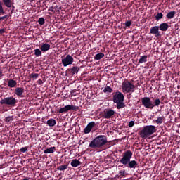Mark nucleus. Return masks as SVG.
I'll return each mask as SVG.
<instances>
[{"label": "nucleus", "mask_w": 180, "mask_h": 180, "mask_svg": "<svg viewBox=\"0 0 180 180\" xmlns=\"http://www.w3.org/2000/svg\"><path fill=\"white\" fill-rule=\"evenodd\" d=\"M133 157V153L131 150H127L122 154V158L120 162L123 165H127V168H139V163L136 160H130Z\"/></svg>", "instance_id": "1"}, {"label": "nucleus", "mask_w": 180, "mask_h": 180, "mask_svg": "<svg viewBox=\"0 0 180 180\" xmlns=\"http://www.w3.org/2000/svg\"><path fill=\"white\" fill-rule=\"evenodd\" d=\"M108 143V139L103 135H99L91 141L89 145L90 148H101Z\"/></svg>", "instance_id": "2"}, {"label": "nucleus", "mask_w": 180, "mask_h": 180, "mask_svg": "<svg viewBox=\"0 0 180 180\" xmlns=\"http://www.w3.org/2000/svg\"><path fill=\"white\" fill-rule=\"evenodd\" d=\"M114 103H117V109H122L126 107L124 104V95L120 91H117L112 96Z\"/></svg>", "instance_id": "3"}, {"label": "nucleus", "mask_w": 180, "mask_h": 180, "mask_svg": "<svg viewBox=\"0 0 180 180\" xmlns=\"http://www.w3.org/2000/svg\"><path fill=\"white\" fill-rule=\"evenodd\" d=\"M157 131L155 126L154 125H147L143 127V129L140 131V137L141 139H147L149 136L154 134Z\"/></svg>", "instance_id": "4"}, {"label": "nucleus", "mask_w": 180, "mask_h": 180, "mask_svg": "<svg viewBox=\"0 0 180 180\" xmlns=\"http://www.w3.org/2000/svg\"><path fill=\"white\" fill-rule=\"evenodd\" d=\"M136 86L127 80L124 81L122 84V92H125V94H131V92H134Z\"/></svg>", "instance_id": "5"}, {"label": "nucleus", "mask_w": 180, "mask_h": 180, "mask_svg": "<svg viewBox=\"0 0 180 180\" xmlns=\"http://www.w3.org/2000/svg\"><path fill=\"white\" fill-rule=\"evenodd\" d=\"M16 98L13 96L6 97L1 100V105H7L8 106H15L17 103Z\"/></svg>", "instance_id": "6"}, {"label": "nucleus", "mask_w": 180, "mask_h": 180, "mask_svg": "<svg viewBox=\"0 0 180 180\" xmlns=\"http://www.w3.org/2000/svg\"><path fill=\"white\" fill-rule=\"evenodd\" d=\"M141 102L146 109H153L154 104L153 103V101H151V98H150V97H143L141 99Z\"/></svg>", "instance_id": "7"}, {"label": "nucleus", "mask_w": 180, "mask_h": 180, "mask_svg": "<svg viewBox=\"0 0 180 180\" xmlns=\"http://www.w3.org/2000/svg\"><path fill=\"white\" fill-rule=\"evenodd\" d=\"M79 108L78 106H75L74 105H68L63 108H61L58 111L59 113H67L68 110H78Z\"/></svg>", "instance_id": "8"}, {"label": "nucleus", "mask_w": 180, "mask_h": 180, "mask_svg": "<svg viewBox=\"0 0 180 180\" xmlns=\"http://www.w3.org/2000/svg\"><path fill=\"white\" fill-rule=\"evenodd\" d=\"M74 63V58L71 55H68L65 58L62 59V64L63 67H68Z\"/></svg>", "instance_id": "9"}, {"label": "nucleus", "mask_w": 180, "mask_h": 180, "mask_svg": "<svg viewBox=\"0 0 180 180\" xmlns=\"http://www.w3.org/2000/svg\"><path fill=\"white\" fill-rule=\"evenodd\" d=\"M150 34H154L155 37H160V36H161V31H160V27L154 26L150 28Z\"/></svg>", "instance_id": "10"}, {"label": "nucleus", "mask_w": 180, "mask_h": 180, "mask_svg": "<svg viewBox=\"0 0 180 180\" xmlns=\"http://www.w3.org/2000/svg\"><path fill=\"white\" fill-rule=\"evenodd\" d=\"M95 126L94 122H89L87 126L84 129V133L85 134H88V133H91V131L92 130L93 127Z\"/></svg>", "instance_id": "11"}, {"label": "nucleus", "mask_w": 180, "mask_h": 180, "mask_svg": "<svg viewBox=\"0 0 180 180\" xmlns=\"http://www.w3.org/2000/svg\"><path fill=\"white\" fill-rule=\"evenodd\" d=\"M113 115H115V110H108L104 112L103 117H105V119H110Z\"/></svg>", "instance_id": "12"}, {"label": "nucleus", "mask_w": 180, "mask_h": 180, "mask_svg": "<svg viewBox=\"0 0 180 180\" xmlns=\"http://www.w3.org/2000/svg\"><path fill=\"white\" fill-rule=\"evenodd\" d=\"M69 72H71L72 75H75V74H78L79 71V67L77 66H73L71 68H69L67 70Z\"/></svg>", "instance_id": "13"}, {"label": "nucleus", "mask_w": 180, "mask_h": 180, "mask_svg": "<svg viewBox=\"0 0 180 180\" xmlns=\"http://www.w3.org/2000/svg\"><path fill=\"white\" fill-rule=\"evenodd\" d=\"M160 30L162 32H167L168 30V28L169 27V25H168L167 22H163L158 26Z\"/></svg>", "instance_id": "14"}, {"label": "nucleus", "mask_w": 180, "mask_h": 180, "mask_svg": "<svg viewBox=\"0 0 180 180\" xmlns=\"http://www.w3.org/2000/svg\"><path fill=\"white\" fill-rule=\"evenodd\" d=\"M23 92H25V89L22 87H18L15 89V94L17 96H21L23 95Z\"/></svg>", "instance_id": "15"}, {"label": "nucleus", "mask_w": 180, "mask_h": 180, "mask_svg": "<svg viewBox=\"0 0 180 180\" xmlns=\"http://www.w3.org/2000/svg\"><path fill=\"white\" fill-rule=\"evenodd\" d=\"M41 51L46 52V51H49V50L50 49V44H44L42 45H41L40 47Z\"/></svg>", "instance_id": "16"}, {"label": "nucleus", "mask_w": 180, "mask_h": 180, "mask_svg": "<svg viewBox=\"0 0 180 180\" xmlns=\"http://www.w3.org/2000/svg\"><path fill=\"white\" fill-rule=\"evenodd\" d=\"M56 151V147L53 146L49 148H46L44 153V154H53Z\"/></svg>", "instance_id": "17"}, {"label": "nucleus", "mask_w": 180, "mask_h": 180, "mask_svg": "<svg viewBox=\"0 0 180 180\" xmlns=\"http://www.w3.org/2000/svg\"><path fill=\"white\" fill-rule=\"evenodd\" d=\"M46 124H48V126H49V127H53L56 126V120H54V119L48 120L46 122Z\"/></svg>", "instance_id": "18"}, {"label": "nucleus", "mask_w": 180, "mask_h": 180, "mask_svg": "<svg viewBox=\"0 0 180 180\" xmlns=\"http://www.w3.org/2000/svg\"><path fill=\"white\" fill-rule=\"evenodd\" d=\"M175 15H176V11H169L166 15V18L167 19H173V18H174V16H175Z\"/></svg>", "instance_id": "19"}, {"label": "nucleus", "mask_w": 180, "mask_h": 180, "mask_svg": "<svg viewBox=\"0 0 180 180\" xmlns=\"http://www.w3.org/2000/svg\"><path fill=\"white\" fill-rule=\"evenodd\" d=\"M16 81L13 80V79H10L8 82V86H9V88H15V86H16Z\"/></svg>", "instance_id": "20"}, {"label": "nucleus", "mask_w": 180, "mask_h": 180, "mask_svg": "<svg viewBox=\"0 0 180 180\" xmlns=\"http://www.w3.org/2000/svg\"><path fill=\"white\" fill-rule=\"evenodd\" d=\"M81 164V162H79V160H77V159H74L72 160L70 165L72 166V167H79V165Z\"/></svg>", "instance_id": "21"}, {"label": "nucleus", "mask_w": 180, "mask_h": 180, "mask_svg": "<svg viewBox=\"0 0 180 180\" xmlns=\"http://www.w3.org/2000/svg\"><path fill=\"white\" fill-rule=\"evenodd\" d=\"M105 57V53H98L95 55L94 60H102Z\"/></svg>", "instance_id": "22"}, {"label": "nucleus", "mask_w": 180, "mask_h": 180, "mask_svg": "<svg viewBox=\"0 0 180 180\" xmlns=\"http://www.w3.org/2000/svg\"><path fill=\"white\" fill-rule=\"evenodd\" d=\"M148 56L144 55L142 56L139 60V64H143V63H147Z\"/></svg>", "instance_id": "23"}, {"label": "nucleus", "mask_w": 180, "mask_h": 180, "mask_svg": "<svg viewBox=\"0 0 180 180\" xmlns=\"http://www.w3.org/2000/svg\"><path fill=\"white\" fill-rule=\"evenodd\" d=\"M165 119V117L164 116L158 117L155 120V123H157V124H161L163 123Z\"/></svg>", "instance_id": "24"}, {"label": "nucleus", "mask_w": 180, "mask_h": 180, "mask_svg": "<svg viewBox=\"0 0 180 180\" xmlns=\"http://www.w3.org/2000/svg\"><path fill=\"white\" fill-rule=\"evenodd\" d=\"M3 4L6 8H11L12 6V2L11 0H3Z\"/></svg>", "instance_id": "25"}, {"label": "nucleus", "mask_w": 180, "mask_h": 180, "mask_svg": "<svg viewBox=\"0 0 180 180\" xmlns=\"http://www.w3.org/2000/svg\"><path fill=\"white\" fill-rule=\"evenodd\" d=\"M103 92H104V94H106L107 92L112 94V92H113V89H112V87H110V86H107L104 88Z\"/></svg>", "instance_id": "26"}, {"label": "nucleus", "mask_w": 180, "mask_h": 180, "mask_svg": "<svg viewBox=\"0 0 180 180\" xmlns=\"http://www.w3.org/2000/svg\"><path fill=\"white\" fill-rule=\"evenodd\" d=\"M68 168V165H60L57 167L58 171H65Z\"/></svg>", "instance_id": "27"}, {"label": "nucleus", "mask_w": 180, "mask_h": 180, "mask_svg": "<svg viewBox=\"0 0 180 180\" xmlns=\"http://www.w3.org/2000/svg\"><path fill=\"white\" fill-rule=\"evenodd\" d=\"M153 108H155V106H160V105L161 104V100H160V98H156L154 100V102L153 103Z\"/></svg>", "instance_id": "28"}, {"label": "nucleus", "mask_w": 180, "mask_h": 180, "mask_svg": "<svg viewBox=\"0 0 180 180\" xmlns=\"http://www.w3.org/2000/svg\"><path fill=\"white\" fill-rule=\"evenodd\" d=\"M49 11H51V12H56V11H59L60 8H58V6H56L55 7L51 6V7L49 8Z\"/></svg>", "instance_id": "29"}, {"label": "nucleus", "mask_w": 180, "mask_h": 180, "mask_svg": "<svg viewBox=\"0 0 180 180\" xmlns=\"http://www.w3.org/2000/svg\"><path fill=\"white\" fill-rule=\"evenodd\" d=\"M34 54L37 57H40L41 56V51L39 49H36L34 50Z\"/></svg>", "instance_id": "30"}, {"label": "nucleus", "mask_w": 180, "mask_h": 180, "mask_svg": "<svg viewBox=\"0 0 180 180\" xmlns=\"http://www.w3.org/2000/svg\"><path fill=\"white\" fill-rule=\"evenodd\" d=\"M163 16L164 15L162 14V13H159L155 15V19L156 20H160V19H162Z\"/></svg>", "instance_id": "31"}, {"label": "nucleus", "mask_w": 180, "mask_h": 180, "mask_svg": "<svg viewBox=\"0 0 180 180\" xmlns=\"http://www.w3.org/2000/svg\"><path fill=\"white\" fill-rule=\"evenodd\" d=\"M30 78H32V79H36L37 78H39V74H37V73L30 74Z\"/></svg>", "instance_id": "32"}, {"label": "nucleus", "mask_w": 180, "mask_h": 180, "mask_svg": "<svg viewBox=\"0 0 180 180\" xmlns=\"http://www.w3.org/2000/svg\"><path fill=\"white\" fill-rule=\"evenodd\" d=\"M13 120V116L6 117L4 119V121L6 122L7 123H9V122H12Z\"/></svg>", "instance_id": "33"}, {"label": "nucleus", "mask_w": 180, "mask_h": 180, "mask_svg": "<svg viewBox=\"0 0 180 180\" xmlns=\"http://www.w3.org/2000/svg\"><path fill=\"white\" fill-rule=\"evenodd\" d=\"M38 22L39 25H44V23H46V20L44 18H39L38 20Z\"/></svg>", "instance_id": "34"}, {"label": "nucleus", "mask_w": 180, "mask_h": 180, "mask_svg": "<svg viewBox=\"0 0 180 180\" xmlns=\"http://www.w3.org/2000/svg\"><path fill=\"white\" fill-rule=\"evenodd\" d=\"M0 13H5V11H4V8H2V3L0 2Z\"/></svg>", "instance_id": "35"}, {"label": "nucleus", "mask_w": 180, "mask_h": 180, "mask_svg": "<svg viewBox=\"0 0 180 180\" xmlns=\"http://www.w3.org/2000/svg\"><path fill=\"white\" fill-rule=\"evenodd\" d=\"M125 26H126L127 27H129L131 26V21H127V22H125Z\"/></svg>", "instance_id": "36"}, {"label": "nucleus", "mask_w": 180, "mask_h": 180, "mask_svg": "<svg viewBox=\"0 0 180 180\" xmlns=\"http://www.w3.org/2000/svg\"><path fill=\"white\" fill-rule=\"evenodd\" d=\"M21 153H26L27 151V147H22L20 149Z\"/></svg>", "instance_id": "37"}, {"label": "nucleus", "mask_w": 180, "mask_h": 180, "mask_svg": "<svg viewBox=\"0 0 180 180\" xmlns=\"http://www.w3.org/2000/svg\"><path fill=\"white\" fill-rule=\"evenodd\" d=\"M9 18V15H4L3 17H0V22L1 20H4V19H8Z\"/></svg>", "instance_id": "38"}, {"label": "nucleus", "mask_w": 180, "mask_h": 180, "mask_svg": "<svg viewBox=\"0 0 180 180\" xmlns=\"http://www.w3.org/2000/svg\"><path fill=\"white\" fill-rule=\"evenodd\" d=\"M129 127H133L134 126V121H130L128 124Z\"/></svg>", "instance_id": "39"}, {"label": "nucleus", "mask_w": 180, "mask_h": 180, "mask_svg": "<svg viewBox=\"0 0 180 180\" xmlns=\"http://www.w3.org/2000/svg\"><path fill=\"white\" fill-rule=\"evenodd\" d=\"M71 95H72V96H77V92L75 91V90H72L71 91Z\"/></svg>", "instance_id": "40"}, {"label": "nucleus", "mask_w": 180, "mask_h": 180, "mask_svg": "<svg viewBox=\"0 0 180 180\" xmlns=\"http://www.w3.org/2000/svg\"><path fill=\"white\" fill-rule=\"evenodd\" d=\"M119 174H120V176H124L125 171L124 170V171L121 170V171L119 172Z\"/></svg>", "instance_id": "41"}, {"label": "nucleus", "mask_w": 180, "mask_h": 180, "mask_svg": "<svg viewBox=\"0 0 180 180\" xmlns=\"http://www.w3.org/2000/svg\"><path fill=\"white\" fill-rule=\"evenodd\" d=\"M2 77H4V72H2V69H1V67H0V79L1 78H2Z\"/></svg>", "instance_id": "42"}, {"label": "nucleus", "mask_w": 180, "mask_h": 180, "mask_svg": "<svg viewBox=\"0 0 180 180\" xmlns=\"http://www.w3.org/2000/svg\"><path fill=\"white\" fill-rule=\"evenodd\" d=\"M5 33V30L4 29H1L0 30V34H4Z\"/></svg>", "instance_id": "43"}, {"label": "nucleus", "mask_w": 180, "mask_h": 180, "mask_svg": "<svg viewBox=\"0 0 180 180\" xmlns=\"http://www.w3.org/2000/svg\"><path fill=\"white\" fill-rule=\"evenodd\" d=\"M41 84H42L41 79H39V85H41Z\"/></svg>", "instance_id": "44"}, {"label": "nucleus", "mask_w": 180, "mask_h": 180, "mask_svg": "<svg viewBox=\"0 0 180 180\" xmlns=\"http://www.w3.org/2000/svg\"><path fill=\"white\" fill-rule=\"evenodd\" d=\"M41 84H42L41 79H39V85H41Z\"/></svg>", "instance_id": "45"}, {"label": "nucleus", "mask_w": 180, "mask_h": 180, "mask_svg": "<svg viewBox=\"0 0 180 180\" xmlns=\"http://www.w3.org/2000/svg\"><path fill=\"white\" fill-rule=\"evenodd\" d=\"M22 180H29V179H23Z\"/></svg>", "instance_id": "46"}]
</instances>
